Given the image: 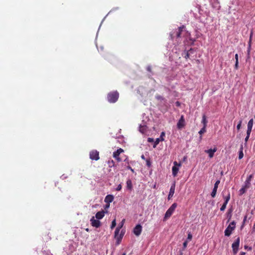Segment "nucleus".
<instances>
[{"mask_svg":"<svg viewBox=\"0 0 255 255\" xmlns=\"http://www.w3.org/2000/svg\"><path fill=\"white\" fill-rule=\"evenodd\" d=\"M177 205L176 203H173L170 206V207L167 210L165 214L164 220H166L167 219L169 218L172 215L175 208L177 207Z\"/></svg>","mask_w":255,"mask_h":255,"instance_id":"obj_1","label":"nucleus"},{"mask_svg":"<svg viewBox=\"0 0 255 255\" xmlns=\"http://www.w3.org/2000/svg\"><path fill=\"white\" fill-rule=\"evenodd\" d=\"M119 93L116 91L109 93L108 95V100L110 103H115L118 99Z\"/></svg>","mask_w":255,"mask_h":255,"instance_id":"obj_2","label":"nucleus"},{"mask_svg":"<svg viewBox=\"0 0 255 255\" xmlns=\"http://www.w3.org/2000/svg\"><path fill=\"white\" fill-rule=\"evenodd\" d=\"M236 223L235 221L232 222L225 231V235L229 237L232 234V231L235 228Z\"/></svg>","mask_w":255,"mask_h":255,"instance_id":"obj_3","label":"nucleus"},{"mask_svg":"<svg viewBox=\"0 0 255 255\" xmlns=\"http://www.w3.org/2000/svg\"><path fill=\"white\" fill-rule=\"evenodd\" d=\"M240 239L239 237H238L235 242L232 244V248L233 249V253L236 255L239 250V247L240 245Z\"/></svg>","mask_w":255,"mask_h":255,"instance_id":"obj_4","label":"nucleus"},{"mask_svg":"<svg viewBox=\"0 0 255 255\" xmlns=\"http://www.w3.org/2000/svg\"><path fill=\"white\" fill-rule=\"evenodd\" d=\"M173 163L174 166L172 168V175L174 177H175L179 171V167L181 166V163H178L176 161H174Z\"/></svg>","mask_w":255,"mask_h":255,"instance_id":"obj_5","label":"nucleus"},{"mask_svg":"<svg viewBox=\"0 0 255 255\" xmlns=\"http://www.w3.org/2000/svg\"><path fill=\"white\" fill-rule=\"evenodd\" d=\"M90 158L92 160H98L99 159V153L97 150H92L90 152Z\"/></svg>","mask_w":255,"mask_h":255,"instance_id":"obj_6","label":"nucleus"},{"mask_svg":"<svg viewBox=\"0 0 255 255\" xmlns=\"http://www.w3.org/2000/svg\"><path fill=\"white\" fill-rule=\"evenodd\" d=\"M220 180H218L216 181V182L214 184L213 189L211 194V195L212 198H214L216 196V195L217 193V189L218 188V185L220 184Z\"/></svg>","mask_w":255,"mask_h":255,"instance_id":"obj_7","label":"nucleus"},{"mask_svg":"<svg viewBox=\"0 0 255 255\" xmlns=\"http://www.w3.org/2000/svg\"><path fill=\"white\" fill-rule=\"evenodd\" d=\"M185 126V120L184 116L182 115L177 123V127L178 129H181Z\"/></svg>","mask_w":255,"mask_h":255,"instance_id":"obj_8","label":"nucleus"},{"mask_svg":"<svg viewBox=\"0 0 255 255\" xmlns=\"http://www.w3.org/2000/svg\"><path fill=\"white\" fill-rule=\"evenodd\" d=\"M90 222L92 226L96 228H99L101 226V222L99 221L98 219L96 220L94 217H93L91 219Z\"/></svg>","mask_w":255,"mask_h":255,"instance_id":"obj_9","label":"nucleus"},{"mask_svg":"<svg viewBox=\"0 0 255 255\" xmlns=\"http://www.w3.org/2000/svg\"><path fill=\"white\" fill-rule=\"evenodd\" d=\"M142 231V227L140 225H137L133 229V233L136 236H138L140 235Z\"/></svg>","mask_w":255,"mask_h":255,"instance_id":"obj_10","label":"nucleus"},{"mask_svg":"<svg viewBox=\"0 0 255 255\" xmlns=\"http://www.w3.org/2000/svg\"><path fill=\"white\" fill-rule=\"evenodd\" d=\"M124 150L122 148H120L117 149L116 151L113 153V156L118 161H121V160L119 157V155L121 153L123 152Z\"/></svg>","mask_w":255,"mask_h":255,"instance_id":"obj_11","label":"nucleus"},{"mask_svg":"<svg viewBox=\"0 0 255 255\" xmlns=\"http://www.w3.org/2000/svg\"><path fill=\"white\" fill-rule=\"evenodd\" d=\"M175 189V182H174L170 187L169 193L168 196V199L169 200L174 195Z\"/></svg>","mask_w":255,"mask_h":255,"instance_id":"obj_12","label":"nucleus"},{"mask_svg":"<svg viewBox=\"0 0 255 255\" xmlns=\"http://www.w3.org/2000/svg\"><path fill=\"white\" fill-rule=\"evenodd\" d=\"M217 150V147H214L213 149H209L205 150V152L209 154L210 158H212L214 156V154Z\"/></svg>","mask_w":255,"mask_h":255,"instance_id":"obj_13","label":"nucleus"},{"mask_svg":"<svg viewBox=\"0 0 255 255\" xmlns=\"http://www.w3.org/2000/svg\"><path fill=\"white\" fill-rule=\"evenodd\" d=\"M120 229H121V228L118 227L116 228L115 232V238H117L118 240L121 239L123 236V234H122L121 233L120 235V237L119 238V237H118Z\"/></svg>","mask_w":255,"mask_h":255,"instance_id":"obj_14","label":"nucleus"},{"mask_svg":"<svg viewBox=\"0 0 255 255\" xmlns=\"http://www.w3.org/2000/svg\"><path fill=\"white\" fill-rule=\"evenodd\" d=\"M184 28L185 27L183 25L178 28V30L176 32V36L177 38L180 37L181 36V33L183 32Z\"/></svg>","mask_w":255,"mask_h":255,"instance_id":"obj_15","label":"nucleus"},{"mask_svg":"<svg viewBox=\"0 0 255 255\" xmlns=\"http://www.w3.org/2000/svg\"><path fill=\"white\" fill-rule=\"evenodd\" d=\"M114 196L112 195H108L106 196L105 198V202L106 203H110L113 202L114 200Z\"/></svg>","mask_w":255,"mask_h":255,"instance_id":"obj_16","label":"nucleus"},{"mask_svg":"<svg viewBox=\"0 0 255 255\" xmlns=\"http://www.w3.org/2000/svg\"><path fill=\"white\" fill-rule=\"evenodd\" d=\"M105 215V212L104 211H99L97 212L96 214L95 217L98 219L100 220L102 219Z\"/></svg>","mask_w":255,"mask_h":255,"instance_id":"obj_17","label":"nucleus"},{"mask_svg":"<svg viewBox=\"0 0 255 255\" xmlns=\"http://www.w3.org/2000/svg\"><path fill=\"white\" fill-rule=\"evenodd\" d=\"M147 127L146 126L143 124H140L139 127V130L142 133H144L146 131Z\"/></svg>","mask_w":255,"mask_h":255,"instance_id":"obj_18","label":"nucleus"},{"mask_svg":"<svg viewBox=\"0 0 255 255\" xmlns=\"http://www.w3.org/2000/svg\"><path fill=\"white\" fill-rule=\"evenodd\" d=\"M127 188L128 190H131L132 188V182L131 180L128 179L127 181Z\"/></svg>","mask_w":255,"mask_h":255,"instance_id":"obj_19","label":"nucleus"},{"mask_svg":"<svg viewBox=\"0 0 255 255\" xmlns=\"http://www.w3.org/2000/svg\"><path fill=\"white\" fill-rule=\"evenodd\" d=\"M243 145H241L240 149V151H239V159H241L242 158H243V157L244 156V153H243Z\"/></svg>","mask_w":255,"mask_h":255,"instance_id":"obj_20","label":"nucleus"},{"mask_svg":"<svg viewBox=\"0 0 255 255\" xmlns=\"http://www.w3.org/2000/svg\"><path fill=\"white\" fill-rule=\"evenodd\" d=\"M223 198L225 200L224 203L225 204H228L229 201L230 199V193L229 192L228 193L227 195L226 196H224Z\"/></svg>","mask_w":255,"mask_h":255,"instance_id":"obj_21","label":"nucleus"},{"mask_svg":"<svg viewBox=\"0 0 255 255\" xmlns=\"http://www.w3.org/2000/svg\"><path fill=\"white\" fill-rule=\"evenodd\" d=\"M253 122H254V121H253V119H251L249 122H248V129L250 130H252V128H253Z\"/></svg>","mask_w":255,"mask_h":255,"instance_id":"obj_22","label":"nucleus"},{"mask_svg":"<svg viewBox=\"0 0 255 255\" xmlns=\"http://www.w3.org/2000/svg\"><path fill=\"white\" fill-rule=\"evenodd\" d=\"M207 122H208V121L206 119V117L205 115H204L202 117V123L203 124V127H206Z\"/></svg>","mask_w":255,"mask_h":255,"instance_id":"obj_23","label":"nucleus"},{"mask_svg":"<svg viewBox=\"0 0 255 255\" xmlns=\"http://www.w3.org/2000/svg\"><path fill=\"white\" fill-rule=\"evenodd\" d=\"M247 189V188H245L244 186H243V187L239 190L240 195H242L244 194L246 192Z\"/></svg>","mask_w":255,"mask_h":255,"instance_id":"obj_24","label":"nucleus"},{"mask_svg":"<svg viewBox=\"0 0 255 255\" xmlns=\"http://www.w3.org/2000/svg\"><path fill=\"white\" fill-rule=\"evenodd\" d=\"M193 50V49L192 48H190V50L187 51H185L184 52V53H185V56H184V58L185 59H188V58H189V55H190V53H189V51H191Z\"/></svg>","mask_w":255,"mask_h":255,"instance_id":"obj_25","label":"nucleus"},{"mask_svg":"<svg viewBox=\"0 0 255 255\" xmlns=\"http://www.w3.org/2000/svg\"><path fill=\"white\" fill-rule=\"evenodd\" d=\"M250 185H251V182L246 181L245 182V185L243 186H244L245 188H246L247 189H249L250 187Z\"/></svg>","mask_w":255,"mask_h":255,"instance_id":"obj_26","label":"nucleus"},{"mask_svg":"<svg viewBox=\"0 0 255 255\" xmlns=\"http://www.w3.org/2000/svg\"><path fill=\"white\" fill-rule=\"evenodd\" d=\"M161 140L160 138H157L156 139L155 141L154 142L153 147L155 148L156 145L159 144V141Z\"/></svg>","mask_w":255,"mask_h":255,"instance_id":"obj_27","label":"nucleus"},{"mask_svg":"<svg viewBox=\"0 0 255 255\" xmlns=\"http://www.w3.org/2000/svg\"><path fill=\"white\" fill-rule=\"evenodd\" d=\"M206 127H203L199 131V133L200 134V135H202L203 133H204V132H206Z\"/></svg>","mask_w":255,"mask_h":255,"instance_id":"obj_28","label":"nucleus"},{"mask_svg":"<svg viewBox=\"0 0 255 255\" xmlns=\"http://www.w3.org/2000/svg\"><path fill=\"white\" fill-rule=\"evenodd\" d=\"M116 220L115 219L112 221L111 228L112 229H113L114 228H115L116 227Z\"/></svg>","mask_w":255,"mask_h":255,"instance_id":"obj_29","label":"nucleus"},{"mask_svg":"<svg viewBox=\"0 0 255 255\" xmlns=\"http://www.w3.org/2000/svg\"><path fill=\"white\" fill-rule=\"evenodd\" d=\"M253 178V174H251L247 178L246 180V181H249V182H250L252 180V179Z\"/></svg>","mask_w":255,"mask_h":255,"instance_id":"obj_30","label":"nucleus"},{"mask_svg":"<svg viewBox=\"0 0 255 255\" xmlns=\"http://www.w3.org/2000/svg\"><path fill=\"white\" fill-rule=\"evenodd\" d=\"M227 205V204H225V203H224V204H223V205L222 206V207L220 208V210L221 211H224L226 208Z\"/></svg>","mask_w":255,"mask_h":255,"instance_id":"obj_31","label":"nucleus"},{"mask_svg":"<svg viewBox=\"0 0 255 255\" xmlns=\"http://www.w3.org/2000/svg\"><path fill=\"white\" fill-rule=\"evenodd\" d=\"M155 98L157 100H164V98H163L162 96H160V95H156L155 96Z\"/></svg>","mask_w":255,"mask_h":255,"instance_id":"obj_32","label":"nucleus"},{"mask_svg":"<svg viewBox=\"0 0 255 255\" xmlns=\"http://www.w3.org/2000/svg\"><path fill=\"white\" fill-rule=\"evenodd\" d=\"M242 123V120L240 121V122H239V124H238V125L237 126V128L238 129V130H239L241 128Z\"/></svg>","mask_w":255,"mask_h":255,"instance_id":"obj_33","label":"nucleus"},{"mask_svg":"<svg viewBox=\"0 0 255 255\" xmlns=\"http://www.w3.org/2000/svg\"><path fill=\"white\" fill-rule=\"evenodd\" d=\"M251 41H252V39H250L249 41V47H248V53H249L250 52V48L251 47Z\"/></svg>","mask_w":255,"mask_h":255,"instance_id":"obj_34","label":"nucleus"},{"mask_svg":"<svg viewBox=\"0 0 255 255\" xmlns=\"http://www.w3.org/2000/svg\"><path fill=\"white\" fill-rule=\"evenodd\" d=\"M251 41H252V39H250L249 41V47H248V53H249L250 52V48L251 47Z\"/></svg>","mask_w":255,"mask_h":255,"instance_id":"obj_35","label":"nucleus"},{"mask_svg":"<svg viewBox=\"0 0 255 255\" xmlns=\"http://www.w3.org/2000/svg\"><path fill=\"white\" fill-rule=\"evenodd\" d=\"M165 136V133L164 132H162L160 136V138L161 141L164 140L163 136Z\"/></svg>","mask_w":255,"mask_h":255,"instance_id":"obj_36","label":"nucleus"},{"mask_svg":"<svg viewBox=\"0 0 255 255\" xmlns=\"http://www.w3.org/2000/svg\"><path fill=\"white\" fill-rule=\"evenodd\" d=\"M146 165L148 167H150L151 166V162H150L149 159H146Z\"/></svg>","mask_w":255,"mask_h":255,"instance_id":"obj_37","label":"nucleus"},{"mask_svg":"<svg viewBox=\"0 0 255 255\" xmlns=\"http://www.w3.org/2000/svg\"><path fill=\"white\" fill-rule=\"evenodd\" d=\"M109 166L110 167H112L114 165V161L113 160H112L111 161H109Z\"/></svg>","mask_w":255,"mask_h":255,"instance_id":"obj_38","label":"nucleus"},{"mask_svg":"<svg viewBox=\"0 0 255 255\" xmlns=\"http://www.w3.org/2000/svg\"><path fill=\"white\" fill-rule=\"evenodd\" d=\"M192 235L190 233H189L188 234V237H187V240L190 241L191 239H192Z\"/></svg>","mask_w":255,"mask_h":255,"instance_id":"obj_39","label":"nucleus"},{"mask_svg":"<svg viewBox=\"0 0 255 255\" xmlns=\"http://www.w3.org/2000/svg\"><path fill=\"white\" fill-rule=\"evenodd\" d=\"M187 244H188V242L186 241H185L184 243H183V248L184 249H185L186 247H187Z\"/></svg>","mask_w":255,"mask_h":255,"instance_id":"obj_40","label":"nucleus"},{"mask_svg":"<svg viewBox=\"0 0 255 255\" xmlns=\"http://www.w3.org/2000/svg\"><path fill=\"white\" fill-rule=\"evenodd\" d=\"M251 131L252 130H250L249 129H247V136H248V137H250V134H251Z\"/></svg>","mask_w":255,"mask_h":255,"instance_id":"obj_41","label":"nucleus"},{"mask_svg":"<svg viewBox=\"0 0 255 255\" xmlns=\"http://www.w3.org/2000/svg\"><path fill=\"white\" fill-rule=\"evenodd\" d=\"M122 189V185L121 184H119L118 187L116 188L117 191H120Z\"/></svg>","mask_w":255,"mask_h":255,"instance_id":"obj_42","label":"nucleus"},{"mask_svg":"<svg viewBox=\"0 0 255 255\" xmlns=\"http://www.w3.org/2000/svg\"><path fill=\"white\" fill-rule=\"evenodd\" d=\"M147 141L149 142H152L154 141V139L152 138L149 137L147 139Z\"/></svg>","mask_w":255,"mask_h":255,"instance_id":"obj_43","label":"nucleus"},{"mask_svg":"<svg viewBox=\"0 0 255 255\" xmlns=\"http://www.w3.org/2000/svg\"><path fill=\"white\" fill-rule=\"evenodd\" d=\"M238 65H239V62L236 61L235 65V68L236 69H238Z\"/></svg>","mask_w":255,"mask_h":255,"instance_id":"obj_44","label":"nucleus"},{"mask_svg":"<svg viewBox=\"0 0 255 255\" xmlns=\"http://www.w3.org/2000/svg\"><path fill=\"white\" fill-rule=\"evenodd\" d=\"M247 216H245L244 218L242 227H243L244 223H245L246 221L247 220Z\"/></svg>","mask_w":255,"mask_h":255,"instance_id":"obj_45","label":"nucleus"},{"mask_svg":"<svg viewBox=\"0 0 255 255\" xmlns=\"http://www.w3.org/2000/svg\"><path fill=\"white\" fill-rule=\"evenodd\" d=\"M146 70L149 71V72H151V67L150 66H148L146 68Z\"/></svg>","mask_w":255,"mask_h":255,"instance_id":"obj_46","label":"nucleus"},{"mask_svg":"<svg viewBox=\"0 0 255 255\" xmlns=\"http://www.w3.org/2000/svg\"><path fill=\"white\" fill-rule=\"evenodd\" d=\"M125 221V219H123V220H122V222H121V226L119 227L120 228H121L123 227V225H124V224Z\"/></svg>","mask_w":255,"mask_h":255,"instance_id":"obj_47","label":"nucleus"},{"mask_svg":"<svg viewBox=\"0 0 255 255\" xmlns=\"http://www.w3.org/2000/svg\"><path fill=\"white\" fill-rule=\"evenodd\" d=\"M235 59H236V61L237 62H239V60H238V54H236L235 55Z\"/></svg>","mask_w":255,"mask_h":255,"instance_id":"obj_48","label":"nucleus"},{"mask_svg":"<svg viewBox=\"0 0 255 255\" xmlns=\"http://www.w3.org/2000/svg\"><path fill=\"white\" fill-rule=\"evenodd\" d=\"M127 168H128V169L130 170L132 172H134L133 169H132V168H131L130 166H128L127 167Z\"/></svg>","mask_w":255,"mask_h":255,"instance_id":"obj_49","label":"nucleus"},{"mask_svg":"<svg viewBox=\"0 0 255 255\" xmlns=\"http://www.w3.org/2000/svg\"><path fill=\"white\" fill-rule=\"evenodd\" d=\"M253 36V31L251 32L250 35V39H252Z\"/></svg>","mask_w":255,"mask_h":255,"instance_id":"obj_50","label":"nucleus"},{"mask_svg":"<svg viewBox=\"0 0 255 255\" xmlns=\"http://www.w3.org/2000/svg\"><path fill=\"white\" fill-rule=\"evenodd\" d=\"M173 34H174V33H170V36L171 39H172L173 38V37H174Z\"/></svg>","mask_w":255,"mask_h":255,"instance_id":"obj_51","label":"nucleus"},{"mask_svg":"<svg viewBox=\"0 0 255 255\" xmlns=\"http://www.w3.org/2000/svg\"><path fill=\"white\" fill-rule=\"evenodd\" d=\"M249 138V137H248V136H246L245 139L246 142H247Z\"/></svg>","mask_w":255,"mask_h":255,"instance_id":"obj_52","label":"nucleus"},{"mask_svg":"<svg viewBox=\"0 0 255 255\" xmlns=\"http://www.w3.org/2000/svg\"><path fill=\"white\" fill-rule=\"evenodd\" d=\"M141 158H142V159H145V156H144V155H142L141 156Z\"/></svg>","mask_w":255,"mask_h":255,"instance_id":"obj_53","label":"nucleus"},{"mask_svg":"<svg viewBox=\"0 0 255 255\" xmlns=\"http://www.w3.org/2000/svg\"><path fill=\"white\" fill-rule=\"evenodd\" d=\"M245 255V252H241L240 253V255Z\"/></svg>","mask_w":255,"mask_h":255,"instance_id":"obj_54","label":"nucleus"},{"mask_svg":"<svg viewBox=\"0 0 255 255\" xmlns=\"http://www.w3.org/2000/svg\"><path fill=\"white\" fill-rule=\"evenodd\" d=\"M176 105L179 106V102H177L176 103Z\"/></svg>","mask_w":255,"mask_h":255,"instance_id":"obj_55","label":"nucleus"},{"mask_svg":"<svg viewBox=\"0 0 255 255\" xmlns=\"http://www.w3.org/2000/svg\"><path fill=\"white\" fill-rule=\"evenodd\" d=\"M193 50L192 51H189V53H190V54L191 53H193Z\"/></svg>","mask_w":255,"mask_h":255,"instance_id":"obj_56","label":"nucleus"},{"mask_svg":"<svg viewBox=\"0 0 255 255\" xmlns=\"http://www.w3.org/2000/svg\"><path fill=\"white\" fill-rule=\"evenodd\" d=\"M126 255V253H124V254H123V255Z\"/></svg>","mask_w":255,"mask_h":255,"instance_id":"obj_57","label":"nucleus"}]
</instances>
